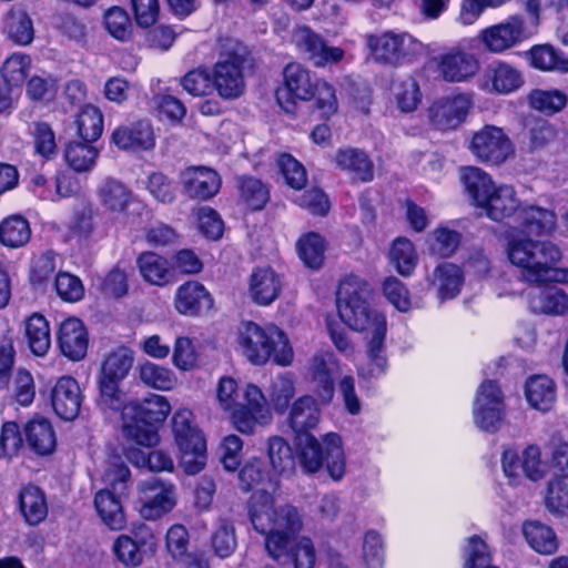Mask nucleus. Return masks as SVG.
<instances>
[{"label":"nucleus","mask_w":568,"mask_h":568,"mask_svg":"<svg viewBox=\"0 0 568 568\" xmlns=\"http://www.w3.org/2000/svg\"><path fill=\"white\" fill-rule=\"evenodd\" d=\"M248 513L254 529L265 535L268 556L280 564L290 562L297 540L293 536L302 528L297 509L288 504L275 507L273 496L265 489H258L251 496Z\"/></svg>","instance_id":"f257e3e1"},{"label":"nucleus","mask_w":568,"mask_h":568,"mask_svg":"<svg viewBox=\"0 0 568 568\" xmlns=\"http://www.w3.org/2000/svg\"><path fill=\"white\" fill-rule=\"evenodd\" d=\"M506 254L520 270L523 278L531 284L568 283V268L557 267L560 248L550 241L534 240L518 230L507 234Z\"/></svg>","instance_id":"f03ea898"},{"label":"nucleus","mask_w":568,"mask_h":568,"mask_svg":"<svg viewBox=\"0 0 568 568\" xmlns=\"http://www.w3.org/2000/svg\"><path fill=\"white\" fill-rule=\"evenodd\" d=\"M237 348L253 365H265L273 361L280 366H290L294 352L286 334L275 325H258L247 321L237 328Z\"/></svg>","instance_id":"7ed1b4c3"},{"label":"nucleus","mask_w":568,"mask_h":568,"mask_svg":"<svg viewBox=\"0 0 568 568\" xmlns=\"http://www.w3.org/2000/svg\"><path fill=\"white\" fill-rule=\"evenodd\" d=\"M462 181L475 206L495 222L513 216L521 207L514 186L496 185L490 175L479 168L463 169Z\"/></svg>","instance_id":"20e7f679"},{"label":"nucleus","mask_w":568,"mask_h":568,"mask_svg":"<svg viewBox=\"0 0 568 568\" xmlns=\"http://www.w3.org/2000/svg\"><path fill=\"white\" fill-rule=\"evenodd\" d=\"M371 293L367 282L356 275L346 276L336 293L341 321L351 329L369 335L387 328L386 317L369 305Z\"/></svg>","instance_id":"39448f33"},{"label":"nucleus","mask_w":568,"mask_h":568,"mask_svg":"<svg viewBox=\"0 0 568 568\" xmlns=\"http://www.w3.org/2000/svg\"><path fill=\"white\" fill-rule=\"evenodd\" d=\"M170 412L171 405L162 395L128 402L122 412L123 436L139 446H156L160 437L154 425L163 423Z\"/></svg>","instance_id":"423d86ee"},{"label":"nucleus","mask_w":568,"mask_h":568,"mask_svg":"<svg viewBox=\"0 0 568 568\" xmlns=\"http://www.w3.org/2000/svg\"><path fill=\"white\" fill-rule=\"evenodd\" d=\"M296 455L301 468L306 474H316L324 466L328 476L341 480L345 475L346 460L342 438L336 433H327L320 442L311 434L296 436Z\"/></svg>","instance_id":"0eeeda50"},{"label":"nucleus","mask_w":568,"mask_h":568,"mask_svg":"<svg viewBox=\"0 0 568 568\" xmlns=\"http://www.w3.org/2000/svg\"><path fill=\"white\" fill-rule=\"evenodd\" d=\"M172 432L180 452V464L189 475L200 473L206 460V440L194 422L193 413L186 408L175 412Z\"/></svg>","instance_id":"6e6552de"},{"label":"nucleus","mask_w":568,"mask_h":568,"mask_svg":"<svg viewBox=\"0 0 568 568\" xmlns=\"http://www.w3.org/2000/svg\"><path fill=\"white\" fill-rule=\"evenodd\" d=\"M505 402L499 386L494 381L483 382L477 392L473 406L475 425L487 433H496L504 422Z\"/></svg>","instance_id":"1a4fd4ad"},{"label":"nucleus","mask_w":568,"mask_h":568,"mask_svg":"<svg viewBox=\"0 0 568 568\" xmlns=\"http://www.w3.org/2000/svg\"><path fill=\"white\" fill-rule=\"evenodd\" d=\"M501 467L510 485H518L523 475L531 481H539L547 475V464L537 445H528L521 454L506 448L501 455Z\"/></svg>","instance_id":"9d476101"},{"label":"nucleus","mask_w":568,"mask_h":568,"mask_svg":"<svg viewBox=\"0 0 568 568\" xmlns=\"http://www.w3.org/2000/svg\"><path fill=\"white\" fill-rule=\"evenodd\" d=\"M471 154L483 163L500 165L514 153L510 139L501 128L485 125L476 131L470 140Z\"/></svg>","instance_id":"9b49d317"},{"label":"nucleus","mask_w":568,"mask_h":568,"mask_svg":"<svg viewBox=\"0 0 568 568\" xmlns=\"http://www.w3.org/2000/svg\"><path fill=\"white\" fill-rule=\"evenodd\" d=\"M142 506L140 513L148 520L160 519L176 505V488L172 483L159 478L144 480L139 486Z\"/></svg>","instance_id":"f8f14e48"},{"label":"nucleus","mask_w":568,"mask_h":568,"mask_svg":"<svg viewBox=\"0 0 568 568\" xmlns=\"http://www.w3.org/2000/svg\"><path fill=\"white\" fill-rule=\"evenodd\" d=\"M244 58L234 52L222 55L212 71V85L222 99L233 100L241 97L245 89L243 75Z\"/></svg>","instance_id":"ddd939ff"},{"label":"nucleus","mask_w":568,"mask_h":568,"mask_svg":"<svg viewBox=\"0 0 568 568\" xmlns=\"http://www.w3.org/2000/svg\"><path fill=\"white\" fill-rule=\"evenodd\" d=\"M366 42L374 60L388 64L398 63L403 58L414 52L418 44L410 34L394 31L369 34Z\"/></svg>","instance_id":"4468645a"},{"label":"nucleus","mask_w":568,"mask_h":568,"mask_svg":"<svg viewBox=\"0 0 568 568\" xmlns=\"http://www.w3.org/2000/svg\"><path fill=\"white\" fill-rule=\"evenodd\" d=\"M284 85L276 91L280 106L287 113L295 111V100H310L314 95L315 82L310 72L298 63H290L283 72Z\"/></svg>","instance_id":"2eb2a0df"},{"label":"nucleus","mask_w":568,"mask_h":568,"mask_svg":"<svg viewBox=\"0 0 568 568\" xmlns=\"http://www.w3.org/2000/svg\"><path fill=\"white\" fill-rule=\"evenodd\" d=\"M471 101L466 94L440 98L428 108V120L434 129L450 131L457 129L466 119Z\"/></svg>","instance_id":"dca6fc26"},{"label":"nucleus","mask_w":568,"mask_h":568,"mask_svg":"<svg viewBox=\"0 0 568 568\" xmlns=\"http://www.w3.org/2000/svg\"><path fill=\"white\" fill-rule=\"evenodd\" d=\"M292 39L297 49L306 54L316 67L337 63L344 58L343 49L327 45L308 27H297L293 32Z\"/></svg>","instance_id":"f3484780"},{"label":"nucleus","mask_w":568,"mask_h":568,"mask_svg":"<svg viewBox=\"0 0 568 568\" xmlns=\"http://www.w3.org/2000/svg\"><path fill=\"white\" fill-rule=\"evenodd\" d=\"M527 37L524 20L519 16H513L501 23L486 28L479 34L486 49L493 53H501Z\"/></svg>","instance_id":"a211bd4d"},{"label":"nucleus","mask_w":568,"mask_h":568,"mask_svg":"<svg viewBox=\"0 0 568 568\" xmlns=\"http://www.w3.org/2000/svg\"><path fill=\"white\" fill-rule=\"evenodd\" d=\"M439 75L447 82H464L473 78L479 70L478 59L459 48L435 58Z\"/></svg>","instance_id":"6ab92c4d"},{"label":"nucleus","mask_w":568,"mask_h":568,"mask_svg":"<svg viewBox=\"0 0 568 568\" xmlns=\"http://www.w3.org/2000/svg\"><path fill=\"white\" fill-rule=\"evenodd\" d=\"M180 182L183 193L190 199L207 200L221 187L219 174L206 166H191L181 172Z\"/></svg>","instance_id":"aec40b11"},{"label":"nucleus","mask_w":568,"mask_h":568,"mask_svg":"<svg viewBox=\"0 0 568 568\" xmlns=\"http://www.w3.org/2000/svg\"><path fill=\"white\" fill-rule=\"evenodd\" d=\"M81 404L78 382L70 376L60 377L51 390V405L55 414L64 420H72L79 415Z\"/></svg>","instance_id":"412c9836"},{"label":"nucleus","mask_w":568,"mask_h":568,"mask_svg":"<svg viewBox=\"0 0 568 568\" xmlns=\"http://www.w3.org/2000/svg\"><path fill=\"white\" fill-rule=\"evenodd\" d=\"M174 307L181 315L199 316L213 307V298L204 285L190 281L178 287Z\"/></svg>","instance_id":"4be33fe9"},{"label":"nucleus","mask_w":568,"mask_h":568,"mask_svg":"<svg viewBox=\"0 0 568 568\" xmlns=\"http://www.w3.org/2000/svg\"><path fill=\"white\" fill-rule=\"evenodd\" d=\"M521 84L523 78L517 69L505 62H495L486 69L479 88L488 93L508 94Z\"/></svg>","instance_id":"5701e85b"},{"label":"nucleus","mask_w":568,"mask_h":568,"mask_svg":"<svg viewBox=\"0 0 568 568\" xmlns=\"http://www.w3.org/2000/svg\"><path fill=\"white\" fill-rule=\"evenodd\" d=\"M58 344L65 357L71 361L82 359L88 349V334L83 323L75 317L64 320L59 327Z\"/></svg>","instance_id":"b1692460"},{"label":"nucleus","mask_w":568,"mask_h":568,"mask_svg":"<svg viewBox=\"0 0 568 568\" xmlns=\"http://www.w3.org/2000/svg\"><path fill=\"white\" fill-rule=\"evenodd\" d=\"M282 291L280 275L271 267L256 268L250 276L248 296L260 306L271 305Z\"/></svg>","instance_id":"393cba45"},{"label":"nucleus","mask_w":568,"mask_h":568,"mask_svg":"<svg viewBox=\"0 0 568 568\" xmlns=\"http://www.w3.org/2000/svg\"><path fill=\"white\" fill-rule=\"evenodd\" d=\"M387 328L379 329L368 335L366 339V363L358 368V375L365 379L379 378L384 376L388 368L386 353Z\"/></svg>","instance_id":"a878e982"},{"label":"nucleus","mask_w":568,"mask_h":568,"mask_svg":"<svg viewBox=\"0 0 568 568\" xmlns=\"http://www.w3.org/2000/svg\"><path fill=\"white\" fill-rule=\"evenodd\" d=\"M529 310L535 314L564 316L568 314V294L561 288H534L527 293Z\"/></svg>","instance_id":"bb28decb"},{"label":"nucleus","mask_w":568,"mask_h":568,"mask_svg":"<svg viewBox=\"0 0 568 568\" xmlns=\"http://www.w3.org/2000/svg\"><path fill=\"white\" fill-rule=\"evenodd\" d=\"M23 435L28 447L37 455L47 456L55 449V432L51 422L45 417L36 416L27 422Z\"/></svg>","instance_id":"cd10ccee"},{"label":"nucleus","mask_w":568,"mask_h":568,"mask_svg":"<svg viewBox=\"0 0 568 568\" xmlns=\"http://www.w3.org/2000/svg\"><path fill=\"white\" fill-rule=\"evenodd\" d=\"M134 536L138 540L128 535H120L113 541L112 550L116 559L128 567L140 566L143 561V552L140 547L146 545L149 539H153L152 530L145 525H141Z\"/></svg>","instance_id":"c85d7f7f"},{"label":"nucleus","mask_w":568,"mask_h":568,"mask_svg":"<svg viewBox=\"0 0 568 568\" xmlns=\"http://www.w3.org/2000/svg\"><path fill=\"white\" fill-rule=\"evenodd\" d=\"M112 142L122 150H150L154 146V134L148 121H139L116 128L112 133Z\"/></svg>","instance_id":"c756f323"},{"label":"nucleus","mask_w":568,"mask_h":568,"mask_svg":"<svg viewBox=\"0 0 568 568\" xmlns=\"http://www.w3.org/2000/svg\"><path fill=\"white\" fill-rule=\"evenodd\" d=\"M334 161L336 166L348 173L353 180L369 182L374 178V164L368 155L359 149H338Z\"/></svg>","instance_id":"7c9ffc66"},{"label":"nucleus","mask_w":568,"mask_h":568,"mask_svg":"<svg viewBox=\"0 0 568 568\" xmlns=\"http://www.w3.org/2000/svg\"><path fill=\"white\" fill-rule=\"evenodd\" d=\"M430 285L436 290L442 301L456 297L464 283L463 272L459 266L444 262L437 265L429 276Z\"/></svg>","instance_id":"2f4dec72"},{"label":"nucleus","mask_w":568,"mask_h":568,"mask_svg":"<svg viewBox=\"0 0 568 568\" xmlns=\"http://www.w3.org/2000/svg\"><path fill=\"white\" fill-rule=\"evenodd\" d=\"M100 204L110 213H124L132 202L131 191L119 180L106 178L97 189Z\"/></svg>","instance_id":"473e14b6"},{"label":"nucleus","mask_w":568,"mask_h":568,"mask_svg":"<svg viewBox=\"0 0 568 568\" xmlns=\"http://www.w3.org/2000/svg\"><path fill=\"white\" fill-rule=\"evenodd\" d=\"M121 496L104 488L99 490L94 497L95 509L103 524L111 530H122L125 527Z\"/></svg>","instance_id":"72a5a7b5"},{"label":"nucleus","mask_w":568,"mask_h":568,"mask_svg":"<svg viewBox=\"0 0 568 568\" xmlns=\"http://www.w3.org/2000/svg\"><path fill=\"white\" fill-rule=\"evenodd\" d=\"M518 221L523 229L520 232L527 231L536 235H550L557 226L555 212L536 205L521 206Z\"/></svg>","instance_id":"f704fd0d"},{"label":"nucleus","mask_w":568,"mask_h":568,"mask_svg":"<svg viewBox=\"0 0 568 568\" xmlns=\"http://www.w3.org/2000/svg\"><path fill=\"white\" fill-rule=\"evenodd\" d=\"M339 371L337 361L331 354L315 355L310 363L308 373L320 388V395L329 402L333 397V376Z\"/></svg>","instance_id":"c9c22d12"},{"label":"nucleus","mask_w":568,"mask_h":568,"mask_svg":"<svg viewBox=\"0 0 568 568\" xmlns=\"http://www.w3.org/2000/svg\"><path fill=\"white\" fill-rule=\"evenodd\" d=\"M136 265L142 278L151 285L165 286L173 275L169 261L153 252L140 254Z\"/></svg>","instance_id":"e433bc0d"},{"label":"nucleus","mask_w":568,"mask_h":568,"mask_svg":"<svg viewBox=\"0 0 568 568\" xmlns=\"http://www.w3.org/2000/svg\"><path fill=\"white\" fill-rule=\"evenodd\" d=\"M19 508L30 526L41 524L48 515V505L44 494L33 485L26 486L19 494Z\"/></svg>","instance_id":"4c0bfd02"},{"label":"nucleus","mask_w":568,"mask_h":568,"mask_svg":"<svg viewBox=\"0 0 568 568\" xmlns=\"http://www.w3.org/2000/svg\"><path fill=\"white\" fill-rule=\"evenodd\" d=\"M321 418L320 408L312 396H302L292 406L288 422L292 429L297 434H308L307 430L314 428Z\"/></svg>","instance_id":"58836bf2"},{"label":"nucleus","mask_w":568,"mask_h":568,"mask_svg":"<svg viewBox=\"0 0 568 568\" xmlns=\"http://www.w3.org/2000/svg\"><path fill=\"white\" fill-rule=\"evenodd\" d=\"M24 337L37 356H44L51 346L50 327L47 318L33 313L24 321Z\"/></svg>","instance_id":"ea45409f"},{"label":"nucleus","mask_w":568,"mask_h":568,"mask_svg":"<svg viewBox=\"0 0 568 568\" xmlns=\"http://www.w3.org/2000/svg\"><path fill=\"white\" fill-rule=\"evenodd\" d=\"M525 395L530 406L547 412L556 400L555 383L545 375L531 376L526 382Z\"/></svg>","instance_id":"a19ab883"},{"label":"nucleus","mask_w":568,"mask_h":568,"mask_svg":"<svg viewBox=\"0 0 568 568\" xmlns=\"http://www.w3.org/2000/svg\"><path fill=\"white\" fill-rule=\"evenodd\" d=\"M4 34L19 45H28L34 37L33 24L28 13L12 8L3 18Z\"/></svg>","instance_id":"79ce46f5"},{"label":"nucleus","mask_w":568,"mask_h":568,"mask_svg":"<svg viewBox=\"0 0 568 568\" xmlns=\"http://www.w3.org/2000/svg\"><path fill=\"white\" fill-rule=\"evenodd\" d=\"M31 237L29 222L21 215H11L0 223V242L17 248L26 245Z\"/></svg>","instance_id":"37998d69"},{"label":"nucleus","mask_w":568,"mask_h":568,"mask_svg":"<svg viewBox=\"0 0 568 568\" xmlns=\"http://www.w3.org/2000/svg\"><path fill=\"white\" fill-rule=\"evenodd\" d=\"M523 532L530 547L539 554L550 555L558 548L554 530L539 521L526 523Z\"/></svg>","instance_id":"c03bdc74"},{"label":"nucleus","mask_w":568,"mask_h":568,"mask_svg":"<svg viewBox=\"0 0 568 568\" xmlns=\"http://www.w3.org/2000/svg\"><path fill=\"white\" fill-rule=\"evenodd\" d=\"M133 364V354L126 347H118L103 361L99 377L122 382Z\"/></svg>","instance_id":"a18cd8bd"},{"label":"nucleus","mask_w":568,"mask_h":568,"mask_svg":"<svg viewBox=\"0 0 568 568\" xmlns=\"http://www.w3.org/2000/svg\"><path fill=\"white\" fill-rule=\"evenodd\" d=\"M389 261L403 276H409L417 265V253L413 242L406 237H397L389 250Z\"/></svg>","instance_id":"49530a36"},{"label":"nucleus","mask_w":568,"mask_h":568,"mask_svg":"<svg viewBox=\"0 0 568 568\" xmlns=\"http://www.w3.org/2000/svg\"><path fill=\"white\" fill-rule=\"evenodd\" d=\"M295 393V381L291 373H282L275 376L267 389L271 405L281 414L287 409Z\"/></svg>","instance_id":"de8ad7c7"},{"label":"nucleus","mask_w":568,"mask_h":568,"mask_svg":"<svg viewBox=\"0 0 568 568\" xmlns=\"http://www.w3.org/2000/svg\"><path fill=\"white\" fill-rule=\"evenodd\" d=\"M297 253L304 264L311 268H320L324 261L325 240L315 232L302 236L297 244Z\"/></svg>","instance_id":"09e8293b"},{"label":"nucleus","mask_w":568,"mask_h":568,"mask_svg":"<svg viewBox=\"0 0 568 568\" xmlns=\"http://www.w3.org/2000/svg\"><path fill=\"white\" fill-rule=\"evenodd\" d=\"M529 53L531 64L536 69L568 72V59L549 44L536 45Z\"/></svg>","instance_id":"8fccbe9b"},{"label":"nucleus","mask_w":568,"mask_h":568,"mask_svg":"<svg viewBox=\"0 0 568 568\" xmlns=\"http://www.w3.org/2000/svg\"><path fill=\"white\" fill-rule=\"evenodd\" d=\"M267 456L275 473L292 474L295 458L291 446L282 437H271L267 442Z\"/></svg>","instance_id":"3c124183"},{"label":"nucleus","mask_w":568,"mask_h":568,"mask_svg":"<svg viewBox=\"0 0 568 568\" xmlns=\"http://www.w3.org/2000/svg\"><path fill=\"white\" fill-rule=\"evenodd\" d=\"M139 377L143 384L159 390H170L178 382L175 374L170 368L151 362L140 366Z\"/></svg>","instance_id":"603ef678"},{"label":"nucleus","mask_w":568,"mask_h":568,"mask_svg":"<svg viewBox=\"0 0 568 568\" xmlns=\"http://www.w3.org/2000/svg\"><path fill=\"white\" fill-rule=\"evenodd\" d=\"M460 234L447 226H438L428 235V247L432 254L448 257L460 244Z\"/></svg>","instance_id":"864d4df0"},{"label":"nucleus","mask_w":568,"mask_h":568,"mask_svg":"<svg viewBox=\"0 0 568 568\" xmlns=\"http://www.w3.org/2000/svg\"><path fill=\"white\" fill-rule=\"evenodd\" d=\"M392 92L398 109L405 113L416 110L422 101L419 87L413 78L395 81L392 87Z\"/></svg>","instance_id":"5fc2aeb1"},{"label":"nucleus","mask_w":568,"mask_h":568,"mask_svg":"<svg viewBox=\"0 0 568 568\" xmlns=\"http://www.w3.org/2000/svg\"><path fill=\"white\" fill-rule=\"evenodd\" d=\"M121 382L98 376L99 398L98 404L103 409L124 410L126 406L125 394L120 388Z\"/></svg>","instance_id":"6e6d98bb"},{"label":"nucleus","mask_w":568,"mask_h":568,"mask_svg":"<svg viewBox=\"0 0 568 568\" xmlns=\"http://www.w3.org/2000/svg\"><path fill=\"white\" fill-rule=\"evenodd\" d=\"M79 135L87 142L98 140L103 131V115L93 105H85L77 119Z\"/></svg>","instance_id":"4d7b16f0"},{"label":"nucleus","mask_w":568,"mask_h":568,"mask_svg":"<svg viewBox=\"0 0 568 568\" xmlns=\"http://www.w3.org/2000/svg\"><path fill=\"white\" fill-rule=\"evenodd\" d=\"M529 105L545 114L561 111L567 103V95L558 90H532L528 95Z\"/></svg>","instance_id":"13d9d810"},{"label":"nucleus","mask_w":568,"mask_h":568,"mask_svg":"<svg viewBox=\"0 0 568 568\" xmlns=\"http://www.w3.org/2000/svg\"><path fill=\"white\" fill-rule=\"evenodd\" d=\"M239 190L241 199L254 211L263 209L268 201V189L257 179L250 176L240 178Z\"/></svg>","instance_id":"bf43d9fd"},{"label":"nucleus","mask_w":568,"mask_h":568,"mask_svg":"<svg viewBox=\"0 0 568 568\" xmlns=\"http://www.w3.org/2000/svg\"><path fill=\"white\" fill-rule=\"evenodd\" d=\"M547 509L556 515H568V483L559 477H552L548 484L545 495Z\"/></svg>","instance_id":"052dcab7"},{"label":"nucleus","mask_w":568,"mask_h":568,"mask_svg":"<svg viewBox=\"0 0 568 568\" xmlns=\"http://www.w3.org/2000/svg\"><path fill=\"white\" fill-rule=\"evenodd\" d=\"M190 534L185 526L181 524L172 525L165 534V549L170 557L175 561H182L191 554Z\"/></svg>","instance_id":"680f3d73"},{"label":"nucleus","mask_w":568,"mask_h":568,"mask_svg":"<svg viewBox=\"0 0 568 568\" xmlns=\"http://www.w3.org/2000/svg\"><path fill=\"white\" fill-rule=\"evenodd\" d=\"M31 65V59L24 53H13L1 69L2 78L10 88L20 87L26 80Z\"/></svg>","instance_id":"e2e57ef3"},{"label":"nucleus","mask_w":568,"mask_h":568,"mask_svg":"<svg viewBox=\"0 0 568 568\" xmlns=\"http://www.w3.org/2000/svg\"><path fill=\"white\" fill-rule=\"evenodd\" d=\"M98 151L85 143H69L65 150V160L68 164L78 172H84L93 168Z\"/></svg>","instance_id":"0e129e2a"},{"label":"nucleus","mask_w":568,"mask_h":568,"mask_svg":"<svg viewBox=\"0 0 568 568\" xmlns=\"http://www.w3.org/2000/svg\"><path fill=\"white\" fill-rule=\"evenodd\" d=\"M463 568H499L491 565V555L487 544L479 537L468 539L465 549V562Z\"/></svg>","instance_id":"69168bd1"},{"label":"nucleus","mask_w":568,"mask_h":568,"mask_svg":"<svg viewBox=\"0 0 568 568\" xmlns=\"http://www.w3.org/2000/svg\"><path fill=\"white\" fill-rule=\"evenodd\" d=\"M212 548L220 558L230 557L236 548L235 530L225 519L219 521L217 528L211 537Z\"/></svg>","instance_id":"338daca9"},{"label":"nucleus","mask_w":568,"mask_h":568,"mask_svg":"<svg viewBox=\"0 0 568 568\" xmlns=\"http://www.w3.org/2000/svg\"><path fill=\"white\" fill-rule=\"evenodd\" d=\"M108 32L120 41H128L132 34V22L129 14L119 7H113L104 16Z\"/></svg>","instance_id":"774afa93"}]
</instances>
